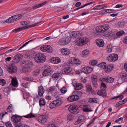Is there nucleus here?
<instances>
[{
    "mask_svg": "<svg viewBox=\"0 0 127 127\" xmlns=\"http://www.w3.org/2000/svg\"><path fill=\"white\" fill-rule=\"evenodd\" d=\"M22 117L16 115H13L11 117L12 121L14 123V125L16 127H23L22 124L21 123V120Z\"/></svg>",
    "mask_w": 127,
    "mask_h": 127,
    "instance_id": "f257e3e1",
    "label": "nucleus"
},
{
    "mask_svg": "<svg viewBox=\"0 0 127 127\" xmlns=\"http://www.w3.org/2000/svg\"><path fill=\"white\" fill-rule=\"evenodd\" d=\"M45 60V55L42 53H39L36 54L34 57L35 61L39 63H43L44 62Z\"/></svg>",
    "mask_w": 127,
    "mask_h": 127,
    "instance_id": "f03ea898",
    "label": "nucleus"
},
{
    "mask_svg": "<svg viewBox=\"0 0 127 127\" xmlns=\"http://www.w3.org/2000/svg\"><path fill=\"white\" fill-rule=\"evenodd\" d=\"M7 67L8 72L11 74H13L17 72V68L14 64H11L8 65H4Z\"/></svg>",
    "mask_w": 127,
    "mask_h": 127,
    "instance_id": "7ed1b4c3",
    "label": "nucleus"
},
{
    "mask_svg": "<svg viewBox=\"0 0 127 127\" xmlns=\"http://www.w3.org/2000/svg\"><path fill=\"white\" fill-rule=\"evenodd\" d=\"M89 41V39L85 37H81L76 39V44L78 45L82 46L87 43Z\"/></svg>",
    "mask_w": 127,
    "mask_h": 127,
    "instance_id": "20e7f679",
    "label": "nucleus"
},
{
    "mask_svg": "<svg viewBox=\"0 0 127 127\" xmlns=\"http://www.w3.org/2000/svg\"><path fill=\"white\" fill-rule=\"evenodd\" d=\"M69 111L72 114H76L79 112V107L76 105H72L70 106L68 108Z\"/></svg>",
    "mask_w": 127,
    "mask_h": 127,
    "instance_id": "39448f33",
    "label": "nucleus"
},
{
    "mask_svg": "<svg viewBox=\"0 0 127 127\" xmlns=\"http://www.w3.org/2000/svg\"><path fill=\"white\" fill-rule=\"evenodd\" d=\"M22 17V15L21 14H18L12 16L7 19L5 22L6 23H10L20 19Z\"/></svg>",
    "mask_w": 127,
    "mask_h": 127,
    "instance_id": "423d86ee",
    "label": "nucleus"
},
{
    "mask_svg": "<svg viewBox=\"0 0 127 127\" xmlns=\"http://www.w3.org/2000/svg\"><path fill=\"white\" fill-rule=\"evenodd\" d=\"M40 23V22H37L34 24L32 25H30L29 26H27L23 27H20L18 28L15 30H13L12 32H14L15 31L16 32H18L22 31L25 30L26 29L30 28L31 27H33L37 25L38 24Z\"/></svg>",
    "mask_w": 127,
    "mask_h": 127,
    "instance_id": "0eeeda50",
    "label": "nucleus"
},
{
    "mask_svg": "<svg viewBox=\"0 0 127 127\" xmlns=\"http://www.w3.org/2000/svg\"><path fill=\"white\" fill-rule=\"evenodd\" d=\"M40 50L43 52L49 53H52L53 51L52 47L49 45H44L40 47Z\"/></svg>",
    "mask_w": 127,
    "mask_h": 127,
    "instance_id": "6e6552de",
    "label": "nucleus"
},
{
    "mask_svg": "<svg viewBox=\"0 0 127 127\" xmlns=\"http://www.w3.org/2000/svg\"><path fill=\"white\" fill-rule=\"evenodd\" d=\"M46 3L47 1H46L43 3L38 4H35L33 6L29 7L27 9V10L29 12H30L31 11L33 10V9H34L41 6H43V5L46 4Z\"/></svg>",
    "mask_w": 127,
    "mask_h": 127,
    "instance_id": "1a4fd4ad",
    "label": "nucleus"
},
{
    "mask_svg": "<svg viewBox=\"0 0 127 127\" xmlns=\"http://www.w3.org/2000/svg\"><path fill=\"white\" fill-rule=\"evenodd\" d=\"M47 117L46 115H41L38 117V121L43 123H46Z\"/></svg>",
    "mask_w": 127,
    "mask_h": 127,
    "instance_id": "9d476101",
    "label": "nucleus"
},
{
    "mask_svg": "<svg viewBox=\"0 0 127 127\" xmlns=\"http://www.w3.org/2000/svg\"><path fill=\"white\" fill-rule=\"evenodd\" d=\"M22 55L20 54L16 55L13 58L12 62L13 64L19 63L21 59Z\"/></svg>",
    "mask_w": 127,
    "mask_h": 127,
    "instance_id": "9b49d317",
    "label": "nucleus"
},
{
    "mask_svg": "<svg viewBox=\"0 0 127 127\" xmlns=\"http://www.w3.org/2000/svg\"><path fill=\"white\" fill-rule=\"evenodd\" d=\"M79 98L78 95H75L69 97L67 98V100L69 102H72L78 100Z\"/></svg>",
    "mask_w": 127,
    "mask_h": 127,
    "instance_id": "f8f14e48",
    "label": "nucleus"
},
{
    "mask_svg": "<svg viewBox=\"0 0 127 127\" xmlns=\"http://www.w3.org/2000/svg\"><path fill=\"white\" fill-rule=\"evenodd\" d=\"M92 70L93 69L91 67L87 66L82 68L81 71L86 74H88L91 72Z\"/></svg>",
    "mask_w": 127,
    "mask_h": 127,
    "instance_id": "ddd939ff",
    "label": "nucleus"
},
{
    "mask_svg": "<svg viewBox=\"0 0 127 127\" xmlns=\"http://www.w3.org/2000/svg\"><path fill=\"white\" fill-rule=\"evenodd\" d=\"M69 62L72 64H79L81 62L78 59L73 57L71 58Z\"/></svg>",
    "mask_w": 127,
    "mask_h": 127,
    "instance_id": "4468645a",
    "label": "nucleus"
},
{
    "mask_svg": "<svg viewBox=\"0 0 127 127\" xmlns=\"http://www.w3.org/2000/svg\"><path fill=\"white\" fill-rule=\"evenodd\" d=\"M114 65L113 64H109L106 67L105 70L106 72L111 71L114 68Z\"/></svg>",
    "mask_w": 127,
    "mask_h": 127,
    "instance_id": "2eb2a0df",
    "label": "nucleus"
},
{
    "mask_svg": "<svg viewBox=\"0 0 127 127\" xmlns=\"http://www.w3.org/2000/svg\"><path fill=\"white\" fill-rule=\"evenodd\" d=\"M61 52L63 55H68L70 53V51L67 48H65L62 49Z\"/></svg>",
    "mask_w": 127,
    "mask_h": 127,
    "instance_id": "dca6fc26",
    "label": "nucleus"
},
{
    "mask_svg": "<svg viewBox=\"0 0 127 127\" xmlns=\"http://www.w3.org/2000/svg\"><path fill=\"white\" fill-rule=\"evenodd\" d=\"M96 43L97 45L99 47H101L104 45V43L102 39H99L96 40Z\"/></svg>",
    "mask_w": 127,
    "mask_h": 127,
    "instance_id": "f3484780",
    "label": "nucleus"
},
{
    "mask_svg": "<svg viewBox=\"0 0 127 127\" xmlns=\"http://www.w3.org/2000/svg\"><path fill=\"white\" fill-rule=\"evenodd\" d=\"M71 68L70 67L65 68L63 69L61 71L62 74H67L69 73L71 71Z\"/></svg>",
    "mask_w": 127,
    "mask_h": 127,
    "instance_id": "a211bd4d",
    "label": "nucleus"
},
{
    "mask_svg": "<svg viewBox=\"0 0 127 127\" xmlns=\"http://www.w3.org/2000/svg\"><path fill=\"white\" fill-rule=\"evenodd\" d=\"M51 62L54 64H57L61 62L60 59L58 57L53 58L51 60Z\"/></svg>",
    "mask_w": 127,
    "mask_h": 127,
    "instance_id": "6ab92c4d",
    "label": "nucleus"
},
{
    "mask_svg": "<svg viewBox=\"0 0 127 127\" xmlns=\"http://www.w3.org/2000/svg\"><path fill=\"white\" fill-rule=\"evenodd\" d=\"M44 89L43 87L40 86L38 87V94L39 96H41L43 94Z\"/></svg>",
    "mask_w": 127,
    "mask_h": 127,
    "instance_id": "aec40b11",
    "label": "nucleus"
},
{
    "mask_svg": "<svg viewBox=\"0 0 127 127\" xmlns=\"http://www.w3.org/2000/svg\"><path fill=\"white\" fill-rule=\"evenodd\" d=\"M11 84L12 86L16 87L18 86V82L17 79L15 78H13L12 80Z\"/></svg>",
    "mask_w": 127,
    "mask_h": 127,
    "instance_id": "412c9836",
    "label": "nucleus"
},
{
    "mask_svg": "<svg viewBox=\"0 0 127 127\" xmlns=\"http://www.w3.org/2000/svg\"><path fill=\"white\" fill-rule=\"evenodd\" d=\"M84 121V117L83 116L81 115L78 118L77 121L76 122L75 124L77 125L79 123L81 122H83Z\"/></svg>",
    "mask_w": 127,
    "mask_h": 127,
    "instance_id": "4be33fe9",
    "label": "nucleus"
},
{
    "mask_svg": "<svg viewBox=\"0 0 127 127\" xmlns=\"http://www.w3.org/2000/svg\"><path fill=\"white\" fill-rule=\"evenodd\" d=\"M76 90H80L83 87V85L80 83H76L74 85Z\"/></svg>",
    "mask_w": 127,
    "mask_h": 127,
    "instance_id": "5701e85b",
    "label": "nucleus"
},
{
    "mask_svg": "<svg viewBox=\"0 0 127 127\" xmlns=\"http://www.w3.org/2000/svg\"><path fill=\"white\" fill-rule=\"evenodd\" d=\"M111 57H112V62H114L116 61L118 59V56L117 54H111Z\"/></svg>",
    "mask_w": 127,
    "mask_h": 127,
    "instance_id": "b1692460",
    "label": "nucleus"
},
{
    "mask_svg": "<svg viewBox=\"0 0 127 127\" xmlns=\"http://www.w3.org/2000/svg\"><path fill=\"white\" fill-rule=\"evenodd\" d=\"M104 79L105 81L109 83H112L114 81V79L113 78L110 77H107Z\"/></svg>",
    "mask_w": 127,
    "mask_h": 127,
    "instance_id": "393cba45",
    "label": "nucleus"
},
{
    "mask_svg": "<svg viewBox=\"0 0 127 127\" xmlns=\"http://www.w3.org/2000/svg\"><path fill=\"white\" fill-rule=\"evenodd\" d=\"M60 74L58 72L54 73L52 76V78L53 80H56L59 78Z\"/></svg>",
    "mask_w": 127,
    "mask_h": 127,
    "instance_id": "a878e982",
    "label": "nucleus"
},
{
    "mask_svg": "<svg viewBox=\"0 0 127 127\" xmlns=\"http://www.w3.org/2000/svg\"><path fill=\"white\" fill-rule=\"evenodd\" d=\"M56 107L61 105L62 103V101L60 99H56L53 101Z\"/></svg>",
    "mask_w": 127,
    "mask_h": 127,
    "instance_id": "bb28decb",
    "label": "nucleus"
},
{
    "mask_svg": "<svg viewBox=\"0 0 127 127\" xmlns=\"http://www.w3.org/2000/svg\"><path fill=\"white\" fill-rule=\"evenodd\" d=\"M51 72L50 69H47L45 70L43 72L42 75L43 76H46L48 75Z\"/></svg>",
    "mask_w": 127,
    "mask_h": 127,
    "instance_id": "cd10ccee",
    "label": "nucleus"
},
{
    "mask_svg": "<svg viewBox=\"0 0 127 127\" xmlns=\"http://www.w3.org/2000/svg\"><path fill=\"white\" fill-rule=\"evenodd\" d=\"M87 92H91L92 93H94V91L93 90L92 87L91 85H87L86 86Z\"/></svg>",
    "mask_w": 127,
    "mask_h": 127,
    "instance_id": "c85d7f7f",
    "label": "nucleus"
},
{
    "mask_svg": "<svg viewBox=\"0 0 127 127\" xmlns=\"http://www.w3.org/2000/svg\"><path fill=\"white\" fill-rule=\"evenodd\" d=\"M97 94L98 95L102 96H106V92L105 91L102 90V91L99 90L97 93Z\"/></svg>",
    "mask_w": 127,
    "mask_h": 127,
    "instance_id": "c756f323",
    "label": "nucleus"
},
{
    "mask_svg": "<svg viewBox=\"0 0 127 127\" xmlns=\"http://www.w3.org/2000/svg\"><path fill=\"white\" fill-rule=\"evenodd\" d=\"M120 77L122 80L124 79L125 81H127V74L125 73H121Z\"/></svg>",
    "mask_w": 127,
    "mask_h": 127,
    "instance_id": "7c9ffc66",
    "label": "nucleus"
},
{
    "mask_svg": "<svg viewBox=\"0 0 127 127\" xmlns=\"http://www.w3.org/2000/svg\"><path fill=\"white\" fill-rule=\"evenodd\" d=\"M59 44L61 45H64L67 44L66 41L65 40V38H63L59 40Z\"/></svg>",
    "mask_w": 127,
    "mask_h": 127,
    "instance_id": "2f4dec72",
    "label": "nucleus"
},
{
    "mask_svg": "<svg viewBox=\"0 0 127 127\" xmlns=\"http://www.w3.org/2000/svg\"><path fill=\"white\" fill-rule=\"evenodd\" d=\"M98 99L97 98H91L89 99L88 102L90 103H97Z\"/></svg>",
    "mask_w": 127,
    "mask_h": 127,
    "instance_id": "473e14b6",
    "label": "nucleus"
},
{
    "mask_svg": "<svg viewBox=\"0 0 127 127\" xmlns=\"http://www.w3.org/2000/svg\"><path fill=\"white\" fill-rule=\"evenodd\" d=\"M106 64L104 62L101 63L98 65V67H100L101 69H105L106 66Z\"/></svg>",
    "mask_w": 127,
    "mask_h": 127,
    "instance_id": "72a5a7b5",
    "label": "nucleus"
},
{
    "mask_svg": "<svg viewBox=\"0 0 127 127\" xmlns=\"http://www.w3.org/2000/svg\"><path fill=\"white\" fill-rule=\"evenodd\" d=\"M96 32H99L103 33L104 32L103 28L102 26L101 27L100 26L96 27Z\"/></svg>",
    "mask_w": 127,
    "mask_h": 127,
    "instance_id": "f704fd0d",
    "label": "nucleus"
},
{
    "mask_svg": "<svg viewBox=\"0 0 127 127\" xmlns=\"http://www.w3.org/2000/svg\"><path fill=\"white\" fill-rule=\"evenodd\" d=\"M124 23L122 21L119 22L117 24V27L118 28H122L124 26Z\"/></svg>",
    "mask_w": 127,
    "mask_h": 127,
    "instance_id": "c9c22d12",
    "label": "nucleus"
},
{
    "mask_svg": "<svg viewBox=\"0 0 127 127\" xmlns=\"http://www.w3.org/2000/svg\"><path fill=\"white\" fill-rule=\"evenodd\" d=\"M39 105L41 106H43L45 104V101L43 98H41L39 101Z\"/></svg>",
    "mask_w": 127,
    "mask_h": 127,
    "instance_id": "e433bc0d",
    "label": "nucleus"
},
{
    "mask_svg": "<svg viewBox=\"0 0 127 127\" xmlns=\"http://www.w3.org/2000/svg\"><path fill=\"white\" fill-rule=\"evenodd\" d=\"M72 34L73 36L76 38L77 37H78L79 36V32L77 31H74L72 32Z\"/></svg>",
    "mask_w": 127,
    "mask_h": 127,
    "instance_id": "4c0bfd02",
    "label": "nucleus"
},
{
    "mask_svg": "<svg viewBox=\"0 0 127 127\" xmlns=\"http://www.w3.org/2000/svg\"><path fill=\"white\" fill-rule=\"evenodd\" d=\"M23 117H24L25 118H33L35 117V116L33 115L32 113H31L30 114H28L26 116H23Z\"/></svg>",
    "mask_w": 127,
    "mask_h": 127,
    "instance_id": "58836bf2",
    "label": "nucleus"
},
{
    "mask_svg": "<svg viewBox=\"0 0 127 127\" xmlns=\"http://www.w3.org/2000/svg\"><path fill=\"white\" fill-rule=\"evenodd\" d=\"M89 51L87 50H85L82 52V55L83 57L89 54Z\"/></svg>",
    "mask_w": 127,
    "mask_h": 127,
    "instance_id": "ea45409f",
    "label": "nucleus"
},
{
    "mask_svg": "<svg viewBox=\"0 0 127 127\" xmlns=\"http://www.w3.org/2000/svg\"><path fill=\"white\" fill-rule=\"evenodd\" d=\"M103 5H97L95 6L94 8V9H100L104 8Z\"/></svg>",
    "mask_w": 127,
    "mask_h": 127,
    "instance_id": "a19ab883",
    "label": "nucleus"
},
{
    "mask_svg": "<svg viewBox=\"0 0 127 127\" xmlns=\"http://www.w3.org/2000/svg\"><path fill=\"white\" fill-rule=\"evenodd\" d=\"M103 28L104 32L105 31H107L109 28V26L107 25H105L102 26Z\"/></svg>",
    "mask_w": 127,
    "mask_h": 127,
    "instance_id": "79ce46f5",
    "label": "nucleus"
},
{
    "mask_svg": "<svg viewBox=\"0 0 127 127\" xmlns=\"http://www.w3.org/2000/svg\"><path fill=\"white\" fill-rule=\"evenodd\" d=\"M124 33L125 32L124 31H121L117 32L116 35L118 36H120Z\"/></svg>",
    "mask_w": 127,
    "mask_h": 127,
    "instance_id": "37998d69",
    "label": "nucleus"
},
{
    "mask_svg": "<svg viewBox=\"0 0 127 127\" xmlns=\"http://www.w3.org/2000/svg\"><path fill=\"white\" fill-rule=\"evenodd\" d=\"M32 66L31 63H29L26 62L25 63V65L24 66V67L26 68H30V67Z\"/></svg>",
    "mask_w": 127,
    "mask_h": 127,
    "instance_id": "c03bdc74",
    "label": "nucleus"
},
{
    "mask_svg": "<svg viewBox=\"0 0 127 127\" xmlns=\"http://www.w3.org/2000/svg\"><path fill=\"white\" fill-rule=\"evenodd\" d=\"M92 82H97V77L96 75H92Z\"/></svg>",
    "mask_w": 127,
    "mask_h": 127,
    "instance_id": "a18cd8bd",
    "label": "nucleus"
},
{
    "mask_svg": "<svg viewBox=\"0 0 127 127\" xmlns=\"http://www.w3.org/2000/svg\"><path fill=\"white\" fill-rule=\"evenodd\" d=\"M101 86L102 90L104 91L106 88V86L105 84L104 83L102 82L101 84Z\"/></svg>",
    "mask_w": 127,
    "mask_h": 127,
    "instance_id": "49530a36",
    "label": "nucleus"
},
{
    "mask_svg": "<svg viewBox=\"0 0 127 127\" xmlns=\"http://www.w3.org/2000/svg\"><path fill=\"white\" fill-rule=\"evenodd\" d=\"M49 107L51 109H52L56 107L55 105L54 102H53V101L49 105Z\"/></svg>",
    "mask_w": 127,
    "mask_h": 127,
    "instance_id": "de8ad7c7",
    "label": "nucleus"
},
{
    "mask_svg": "<svg viewBox=\"0 0 127 127\" xmlns=\"http://www.w3.org/2000/svg\"><path fill=\"white\" fill-rule=\"evenodd\" d=\"M6 83L5 80L3 79H0V84L2 86H4Z\"/></svg>",
    "mask_w": 127,
    "mask_h": 127,
    "instance_id": "09e8293b",
    "label": "nucleus"
},
{
    "mask_svg": "<svg viewBox=\"0 0 127 127\" xmlns=\"http://www.w3.org/2000/svg\"><path fill=\"white\" fill-rule=\"evenodd\" d=\"M124 97V96L123 95H118L116 97H114L112 99H115L116 98H119V100H121Z\"/></svg>",
    "mask_w": 127,
    "mask_h": 127,
    "instance_id": "8fccbe9b",
    "label": "nucleus"
},
{
    "mask_svg": "<svg viewBox=\"0 0 127 127\" xmlns=\"http://www.w3.org/2000/svg\"><path fill=\"white\" fill-rule=\"evenodd\" d=\"M5 125L7 127H13L10 122H8L5 123Z\"/></svg>",
    "mask_w": 127,
    "mask_h": 127,
    "instance_id": "3c124183",
    "label": "nucleus"
},
{
    "mask_svg": "<svg viewBox=\"0 0 127 127\" xmlns=\"http://www.w3.org/2000/svg\"><path fill=\"white\" fill-rule=\"evenodd\" d=\"M60 91L62 93H65L67 91V90L66 88L64 87L61 89Z\"/></svg>",
    "mask_w": 127,
    "mask_h": 127,
    "instance_id": "603ef678",
    "label": "nucleus"
},
{
    "mask_svg": "<svg viewBox=\"0 0 127 127\" xmlns=\"http://www.w3.org/2000/svg\"><path fill=\"white\" fill-rule=\"evenodd\" d=\"M18 46L17 47L15 48H13V49H10L9 50H8V51H6V52H5V54H7V53H9V52H11L13 51H14L15 50L17 49V48H18Z\"/></svg>",
    "mask_w": 127,
    "mask_h": 127,
    "instance_id": "864d4df0",
    "label": "nucleus"
},
{
    "mask_svg": "<svg viewBox=\"0 0 127 127\" xmlns=\"http://www.w3.org/2000/svg\"><path fill=\"white\" fill-rule=\"evenodd\" d=\"M111 46L110 45H109L107 46V49L108 53L111 52L112 51V49L111 48Z\"/></svg>",
    "mask_w": 127,
    "mask_h": 127,
    "instance_id": "5fc2aeb1",
    "label": "nucleus"
},
{
    "mask_svg": "<svg viewBox=\"0 0 127 127\" xmlns=\"http://www.w3.org/2000/svg\"><path fill=\"white\" fill-rule=\"evenodd\" d=\"M92 3H93V2H91L90 3H88L86 4H85L84 5H83L82 6H81L80 7H79L78 8H77L76 9V10H77L79 9L80 8H83L84 7H85V6H86L88 5H89L91 4Z\"/></svg>",
    "mask_w": 127,
    "mask_h": 127,
    "instance_id": "6e6d98bb",
    "label": "nucleus"
},
{
    "mask_svg": "<svg viewBox=\"0 0 127 127\" xmlns=\"http://www.w3.org/2000/svg\"><path fill=\"white\" fill-rule=\"evenodd\" d=\"M22 86L26 88H28L29 85L28 84L27 82L23 83H22Z\"/></svg>",
    "mask_w": 127,
    "mask_h": 127,
    "instance_id": "4d7b16f0",
    "label": "nucleus"
},
{
    "mask_svg": "<svg viewBox=\"0 0 127 127\" xmlns=\"http://www.w3.org/2000/svg\"><path fill=\"white\" fill-rule=\"evenodd\" d=\"M111 54H110L108 56L107 58V60L110 62H112V57H111Z\"/></svg>",
    "mask_w": 127,
    "mask_h": 127,
    "instance_id": "13d9d810",
    "label": "nucleus"
},
{
    "mask_svg": "<svg viewBox=\"0 0 127 127\" xmlns=\"http://www.w3.org/2000/svg\"><path fill=\"white\" fill-rule=\"evenodd\" d=\"M92 84L93 86L95 88H96L97 87L98 84H97V82H92Z\"/></svg>",
    "mask_w": 127,
    "mask_h": 127,
    "instance_id": "bf43d9fd",
    "label": "nucleus"
},
{
    "mask_svg": "<svg viewBox=\"0 0 127 127\" xmlns=\"http://www.w3.org/2000/svg\"><path fill=\"white\" fill-rule=\"evenodd\" d=\"M23 70L25 72H28L29 71L30 68H26L24 67Z\"/></svg>",
    "mask_w": 127,
    "mask_h": 127,
    "instance_id": "052dcab7",
    "label": "nucleus"
},
{
    "mask_svg": "<svg viewBox=\"0 0 127 127\" xmlns=\"http://www.w3.org/2000/svg\"><path fill=\"white\" fill-rule=\"evenodd\" d=\"M83 111L85 112H88L91 111V110L87 108H83Z\"/></svg>",
    "mask_w": 127,
    "mask_h": 127,
    "instance_id": "680f3d73",
    "label": "nucleus"
},
{
    "mask_svg": "<svg viewBox=\"0 0 127 127\" xmlns=\"http://www.w3.org/2000/svg\"><path fill=\"white\" fill-rule=\"evenodd\" d=\"M40 72V71L39 70H36L33 72V74L35 75H38Z\"/></svg>",
    "mask_w": 127,
    "mask_h": 127,
    "instance_id": "e2e57ef3",
    "label": "nucleus"
},
{
    "mask_svg": "<svg viewBox=\"0 0 127 127\" xmlns=\"http://www.w3.org/2000/svg\"><path fill=\"white\" fill-rule=\"evenodd\" d=\"M91 64L93 66L96 64L97 63V62L96 61H91Z\"/></svg>",
    "mask_w": 127,
    "mask_h": 127,
    "instance_id": "0e129e2a",
    "label": "nucleus"
},
{
    "mask_svg": "<svg viewBox=\"0 0 127 127\" xmlns=\"http://www.w3.org/2000/svg\"><path fill=\"white\" fill-rule=\"evenodd\" d=\"M122 104H123V103H122V102L121 101H119L116 104V107H118L120 105Z\"/></svg>",
    "mask_w": 127,
    "mask_h": 127,
    "instance_id": "69168bd1",
    "label": "nucleus"
},
{
    "mask_svg": "<svg viewBox=\"0 0 127 127\" xmlns=\"http://www.w3.org/2000/svg\"><path fill=\"white\" fill-rule=\"evenodd\" d=\"M34 39H32V40H31L29 41H28V42H26V43L25 44H24L23 45V46H22V47H24L25 46L27 45L30 42H32V41H34Z\"/></svg>",
    "mask_w": 127,
    "mask_h": 127,
    "instance_id": "338daca9",
    "label": "nucleus"
},
{
    "mask_svg": "<svg viewBox=\"0 0 127 127\" xmlns=\"http://www.w3.org/2000/svg\"><path fill=\"white\" fill-rule=\"evenodd\" d=\"M54 90V89L53 87H51L49 88L48 91L50 93H52Z\"/></svg>",
    "mask_w": 127,
    "mask_h": 127,
    "instance_id": "774afa93",
    "label": "nucleus"
}]
</instances>
